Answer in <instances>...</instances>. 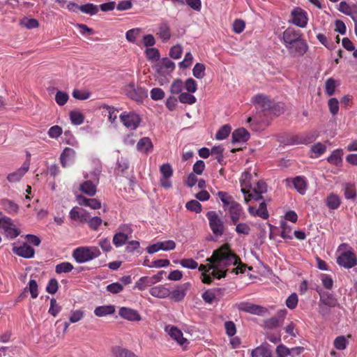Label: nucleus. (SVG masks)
Segmentation results:
<instances>
[{"label":"nucleus","instance_id":"f257e3e1","mask_svg":"<svg viewBox=\"0 0 357 357\" xmlns=\"http://www.w3.org/2000/svg\"><path fill=\"white\" fill-rule=\"evenodd\" d=\"M241 192L244 194L245 203L253 199L258 201L263 199L262 195L267 192V185L264 181H253L252 175L244 172L241 179Z\"/></svg>","mask_w":357,"mask_h":357},{"label":"nucleus","instance_id":"f03ea898","mask_svg":"<svg viewBox=\"0 0 357 357\" xmlns=\"http://www.w3.org/2000/svg\"><path fill=\"white\" fill-rule=\"evenodd\" d=\"M283 43L289 54L294 57L303 56L308 50V45L302 38L300 30L287 28L282 33Z\"/></svg>","mask_w":357,"mask_h":357},{"label":"nucleus","instance_id":"7ed1b4c3","mask_svg":"<svg viewBox=\"0 0 357 357\" xmlns=\"http://www.w3.org/2000/svg\"><path fill=\"white\" fill-rule=\"evenodd\" d=\"M237 255L230 249L228 244H224L218 249L213 251L211 257L206 259L208 264H200L198 267L199 271L202 273H209L212 268H216L214 262H220L227 260L230 263H234L237 260Z\"/></svg>","mask_w":357,"mask_h":357},{"label":"nucleus","instance_id":"20e7f679","mask_svg":"<svg viewBox=\"0 0 357 357\" xmlns=\"http://www.w3.org/2000/svg\"><path fill=\"white\" fill-rule=\"evenodd\" d=\"M218 196L222 202V207L229 214L231 223L236 225L243 213L241 205L234 199V197L226 192L219 191Z\"/></svg>","mask_w":357,"mask_h":357},{"label":"nucleus","instance_id":"39448f33","mask_svg":"<svg viewBox=\"0 0 357 357\" xmlns=\"http://www.w3.org/2000/svg\"><path fill=\"white\" fill-rule=\"evenodd\" d=\"M252 102L258 109H260L264 116L271 114L278 115L282 107L276 104L268 96L259 93L252 98Z\"/></svg>","mask_w":357,"mask_h":357},{"label":"nucleus","instance_id":"423d86ee","mask_svg":"<svg viewBox=\"0 0 357 357\" xmlns=\"http://www.w3.org/2000/svg\"><path fill=\"white\" fill-rule=\"evenodd\" d=\"M100 254V251L97 247L86 246L75 249L72 256L77 262L82 264L98 257Z\"/></svg>","mask_w":357,"mask_h":357},{"label":"nucleus","instance_id":"0eeeda50","mask_svg":"<svg viewBox=\"0 0 357 357\" xmlns=\"http://www.w3.org/2000/svg\"><path fill=\"white\" fill-rule=\"evenodd\" d=\"M206 217L213 233L216 236H222L225 231L224 222L217 213L214 211H210L207 212Z\"/></svg>","mask_w":357,"mask_h":357},{"label":"nucleus","instance_id":"6e6552de","mask_svg":"<svg viewBox=\"0 0 357 357\" xmlns=\"http://www.w3.org/2000/svg\"><path fill=\"white\" fill-rule=\"evenodd\" d=\"M125 92L128 98L137 102L142 101L148 96L146 89L141 86L136 87L133 82L126 85Z\"/></svg>","mask_w":357,"mask_h":357},{"label":"nucleus","instance_id":"1a4fd4ad","mask_svg":"<svg viewBox=\"0 0 357 357\" xmlns=\"http://www.w3.org/2000/svg\"><path fill=\"white\" fill-rule=\"evenodd\" d=\"M119 117L122 123L127 128L132 130H136L142 121L140 116L137 114L132 112H124Z\"/></svg>","mask_w":357,"mask_h":357},{"label":"nucleus","instance_id":"9d476101","mask_svg":"<svg viewBox=\"0 0 357 357\" xmlns=\"http://www.w3.org/2000/svg\"><path fill=\"white\" fill-rule=\"evenodd\" d=\"M0 228L3 229L7 237L13 239L20 234V231L15 227L11 218L0 213Z\"/></svg>","mask_w":357,"mask_h":357},{"label":"nucleus","instance_id":"9b49d317","mask_svg":"<svg viewBox=\"0 0 357 357\" xmlns=\"http://www.w3.org/2000/svg\"><path fill=\"white\" fill-rule=\"evenodd\" d=\"M289 22L298 27H305L308 22L307 12L300 7L295 8L291 12Z\"/></svg>","mask_w":357,"mask_h":357},{"label":"nucleus","instance_id":"f8f14e48","mask_svg":"<svg viewBox=\"0 0 357 357\" xmlns=\"http://www.w3.org/2000/svg\"><path fill=\"white\" fill-rule=\"evenodd\" d=\"M337 263L345 268H351L357 265V259L351 251L342 252L337 258Z\"/></svg>","mask_w":357,"mask_h":357},{"label":"nucleus","instance_id":"ddd939ff","mask_svg":"<svg viewBox=\"0 0 357 357\" xmlns=\"http://www.w3.org/2000/svg\"><path fill=\"white\" fill-rule=\"evenodd\" d=\"M161 177L160 185L161 187L168 189L172 187V182L169 178L173 175V169L169 163L163 164L160 167Z\"/></svg>","mask_w":357,"mask_h":357},{"label":"nucleus","instance_id":"4468645a","mask_svg":"<svg viewBox=\"0 0 357 357\" xmlns=\"http://www.w3.org/2000/svg\"><path fill=\"white\" fill-rule=\"evenodd\" d=\"M237 308L240 311L256 315H263L268 312L267 309L264 307L248 302H241L237 304Z\"/></svg>","mask_w":357,"mask_h":357},{"label":"nucleus","instance_id":"2eb2a0df","mask_svg":"<svg viewBox=\"0 0 357 357\" xmlns=\"http://www.w3.org/2000/svg\"><path fill=\"white\" fill-rule=\"evenodd\" d=\"M237 260L234 263H230V261L225 260V261H220V262H214V264L216 265V268H212V271L211 273L213 278L216 279H221L222 278H225L227 275V269H225L227 266L230 265H236V262H238V260H239V257L237 256Z\"/></svg>","mask_w":357,"mask_h":357},{"label":"nucleus","instance_id":"dca6fc26","mask_svg":"<svg viewBox=\"0 0 357 357\" xmlns=\"http://www.w3.org/2000/svg\"><path fill=\"white\" fill-rule=\"evenodd\" d=\"M99 183L98 175L94 174L93 179L86 181L80 184L79 190L89 196H93L97 191V185Z\"/></svg>","mask_w":357,"mask_h":357},{"label":"nucleus","instance_id":"f3484780","mask_svg":"<svg viewBox=\"0 0 357 357\" xmlns=\"http://www.w3.org/2000/svg\"><path fill=\"white\" fill-rule=\"evenodd\" d=\"M29 169V162H24L20 168L17 169L15 172L8 174V181L10 183H16L20 181L21 178L24 176V174L28 172Z\"/></svg>","mask_w":357,"mask_h":357},{"label":"nucleus","instance_id":"a211bd4d","mask_svg":"<svg viewBox=\"0 0 357 357\" xmlns=\"http://www.w3.org/2000/svg\"><path fill=\"white\" fill-rule=\"evenodd\" d=\"M190 287V282H186L180 285L176 289L172 292L170 291V298L175 302L182 301L185 298L187 291Z\"/></svg>","mask_w":357,"mask_h":357},{"label":"nucleus","instance_id":"6ab92c4d","mask_svg":"<svg viewBox=\"0 0 357 357\" xmlns=\"http://www.w3.org/2000/svg\"><path fill=\"white\" fill-rule=\"evenodd\" d=\"M119 314L121 317L128 321H135L141 320V316L138 312L131 308L125 307H121Z\"/></svg>","mask_w":357,"mask_h":357},{"label":"nucleus","instance_id":"aec40b11","mask_svg":"<svg viewBox=\"0 0 357 357\" xmlns=\"http://www.w3.org/2000/svg\"><path fill=\"white\" fill-rule=\"evenodd\" d=\"M165 331L180 345H183L185 342L186 339L183 337V333L177 327L174 326H167L165 327Z\"/></svg>","mask_w":357,"mask_h":357},{"label":"nucleus","instance_id":"412c9836","mask_svg":"<svg viewBox=\"0 0 357 357\" xmlns=\"http://www.w3.org/2000/svg\"><path fill=\"white\" fill-rule=\"evenodd\" d=\"M14 252L24 258H32L34 256L35 250L27 243H24L22 245L14 248Z\"/></svg>","mask_w":357,"mask_h":357},{"label":"nucleus","instance_id":"4be33fe9","mask_svg":"<svg viewBox=\"0 0 357 357\" xmlns=\"http://www.w3.org/2000/svg\"><path fill=\"white\" fill-rule=\"evenodd\" d=\"M250 139V133L243 128L235 130L232 133V143L245 142Z\"/></svg>","mask_w":357,"mask_h":357},{"label":"nucleus","instance_id":"5701e85b","mask_svg":"<svg viewBox=\"0 0 357 357\" xmlns=\"http://www.w3.org/2000/svg\"><path fill=\"white\" fill-rule=\"evenodd\" d=\"M156 35L158 36L163 43L167 42L172 36L168 24L166 22L160 24Z\"/></svg>","mask_w":357,"mask_h":357},{"label":"nucleus","instance_id":"b1692460","mask_svg":"<svg viewBox=\"0 0 357 357\" xmlns=\"http://www.w3.org/2000/svg\"><path fill=\"white\" fill-rule=\"evenodd\" d=\"M157 70L160 73H165V70L173 71L175 68L174 63L168 58L162 59L157 64Z\"/></svg>","mask_w":357,"mask_h":357},{"label":"nucleus","instance_id":"393cba45","mask_svg":"<svg viewBox=\"0 0 357 357\" xmlns=\"http://www.w3.org/2000/svg\"><path fill=\"white\" fill-rule=\"evenodd\" d=\"M150 294L154 297L165 298L170 296V291L163 285H158L151 288Z\"/></svg>","mask_w":357,"mask_h":357},{"label":"nucleus","instance_id":"a878e982","mask_svg":"<svg viewBox=\"0 0 357 357\" xmlns=\"http://www.w3.org/2000/svg\"><path fill=\"white\" fill-rule=\"evenodd\" d=\"M153 144L149 137H144L139 139L137 144V151L148 153L153 150Z\"/></svg>","mask_w":357,"mask_h":357},{"label":"nucleus","instance_id":"bb28decb","mask_svg":"<svg viewBox=\"0 0 357 357\" xmlns=\"http://www.w3.org/2000/svg\"><path fill=\"white\" fill-rule=\"evenodd\" d=\"M112 353L114 357H137L132 351L120 346L114 347Z\"/></svg>","mask_w":357,"mask_h":357},{"label":"nucleus","instance_id":"cd10ccee","mask_svg":"<svg viewBox=\"0 0 357 357\" xmlns=\"http://www.w3.org/2000/svg\"><path fill=\"white\" fill-rule=\"evenodd\" d=\"M286 314H287L286 310L279 311L278 313V317H271V318L267 319L265 321L266 327H267L268 328H270V329H273V328H277L280 325L279 318H281L282 319H283L284 318Z\"/></svg>","mask_w":357,"mask_h":357},{"label":"nucleus","instance_id":"c85d7f7f","mask_svg":"<svg viewBox=\"0 0 357 357\" xmlns=\"http://www.w3.org/2000/svg\"><path fill=\"white\" fill-rule=\"evenodd\" d=\"M2 207L5 211L10 215H15L18 212L19 206L13 201L3 199L1 202Z\"/></svg>","mask_w":357,"mask_h":357},{"label":"nucleus","instance_id":"c756f323","mask_svg":"<svg viewBox=\"0 0 357 357\" xmlns=\"http://www.w3.org/2000/svg\"><path fill=\"white\" fill-rule=\"evenodd\" d=\"M75 155L74 149L66 147L64 149L60 156V160L62 166L66 167L68 165V161L73 160Z\"/></svg>","mask_w":357,"mask_h":357},{"label":"nucleus","instance_id":"7c9ffc66","mask_svg":"<svg viewBox=\"0 0 357 357\" xmlns=\"http://www.w3.org/2000/svg\"><path fill=\"white\" fill-rule=\"evenodd\" d=\"M319 303L333 307L338 305L337 300L329 293H324L321 294Z\"/></svg>","mask_w":357,"mask_h":357},{"label":"nucleus","instance_id":"2f4dec72","mask_svg":"<svg viewBox=\"0 0 357 357\" xmlns=\"http://www.w3.org/2000/svg\"><path fill=\"white\" fill-rule=\"evenodd\" d=\"M293 184L301 195H304L305 193L307 183L304 176H296L293 180Z\"/></svg>","mask_w":357,"mask_h":357},{"label":"nucleus","instance_id":"473e14b6","mask_svg":"<svg viewBox=\"0 0 357 357\" xmlns=\"http://www.w3.org/2000/svg\"><path fill=\"white\" fill-rule=\"evenodd\" d=\"M115 312V308L113 305H102L96 307L94 314L99 317H105L107 315L112 314Z\"/></svg>","mask_w":357,"mask_h":357},{"label":"nucleus","instance_id":"72a5a7b5","mask_svg":"<svg viewBox=\"0 0 357 357\" xmlns=\"http://www.w3.org/2000/svg\"><path fill=\"white\" fill-rule=\"evenodd\" d=\"M154 284L151 277L144 276L140 278L135 283L134 288L140 291L146 289L147 287Z\"/></svg>","mask_w":357,"mask_h":357},{"label":"nucleus","instance_id":"f704fd0d","mask_svg":"<svg viewBox=\"0 0 357 357\" xmlns=\"http://www.w3.org/2000/svg\"><path fill=\"white\" fill-rule=\"evenodd\" d=\"M343 154L342 149H337L332 152L331 155L328 158L327 160L329 163L338 166L340 165L342 162V155Z\"/></svg>","mask_w":357,"mask_h":357},{"label":"nucleus","instance_id":"c9c22d12","mask_svg":"<svg viewBox=\"0 0 357 357\" xmlns=\"http://www.w3.org/2000/svg\"><path fill=\"white\" fill-rule=\"evenodd\" d=\"M314 139L315 136L311 134H305L301 136H296L291 139L293 144H307L312 143Z\"/></svg>","mask_w":357,"mask_h":357},{"label":"nucleus","instance_id":"e433bc0d","mask_svg":"<svg viewBox=\"0 0 357 357\" xmlns=\"http://www.w3.org/2000/svg\"><path fill=\"white\" fill-rule=\"evenodd\" d=\"M326 206L330 209L335 210V209H337L340 206V205L341 204V201H340L339 196H337V195H335L334 193H331L330 195H328V197L326 199Z\"/></svg>","mask_w":357,"mask_h":357},{"label":"nucleus","instance_id":"4c0bfd02","mask_svg":"<svg viewBox=\"0 0 357 357\" xmlns=\"http://www.w3.org/2000/svg\"><path fill=\"white\" fill-rule=\"evenodd\" d=\"M79 10L85 14L94 15L98 13L99 8L98 6L91 3L80 6Z\"/></svg>","mask_w":357,"mask_h":357},{"label":"nucleus","instance_id":"58836bf2","mask_svg":"<svg viewBox=\"0 0 357 357\" xmlns=\"http://www.w3.org/2000/svg\"><path fill=\"white\" fill-rule=\"evenodd\" d=\"M73 266L70 262H62L57 264L55 267V272L57 274L68 273L72 271Z\"/></svg>","mask_w":357,"mask_h":357},{"label":"nucleus","instance_id":"ea45409f","mask_svg":"<svg viewBox=\"0 0 357 357\" xmlns=\"http://www.w3.org/2000/svg\"><path fill=\"white\" fill-rule=\"evenodd\" d=\"M205 70L204 63H197L192 69V74L196 78L202 79L205 75Z\"/></svg>","mask_w":357,"mask_h":357},{"label":"nucleus","instance_id":"a19ab883","mask_svg":"<svg viewBox=\"0 0 357 357\" xmlns=\"http://www.w3.org/2000/svg\"><path fill=\"white\" fill-rule=\"evenodd\" d=\"M128 239V235L122 232H119L114 236L113 243L116 247H121L126 243Z\"/></svg>","mask_w":357,"mask_h":357},{"label":"nucleus","instance_id":"79ce46f5","mask_svg":"<svg viewBox=\"0 0 357 357\" xmlns=\"http://www.w3.org/2000/svg\"><path fill=\"white\" fill-rule=\"evenodd\" d=\"M70 119L73 124L81 125L84 122V115L78 111H71L70 112Z\"/></svg>","mask_w":357,"mask_h":357},{"label":"nucleus","instance_id":"37998d69","mask_svg":"<svg viewBox=\"0 0 357 357\" xmlns=\"http://www.w3.org/2000/svg\"><path fill=\"white\" fill-rule=\"evenodd\" d=\"M146 58L152 61H157L160 59V52L154 47L147 48L145 51Z\"/></svg>","mask_w":357,"mask_h":357},{"label":"nucleus","instance_id":"c03bdc74","mask_svg":"<svg viewBox=\"0 0 357 357\" xmlns=\"http://www.w3.org/2000/svg\"><path fill=\"white\" fill-rule=\"evenodd\" d=\"M231 128L229 125L222 126L215 135V138L218 140L226 139L231 132Z\"/></svg>","mask_w":357,"mask_h":357},{"label":"nucleus","instance_id":"a18cd8bd","mask_svg":"<svg viewBox=\"0 0 357 357\" xmlns=\"http://www.w3.org/2000/svg\"><path fill=\"white\" fill-rule=\"evenodd\" d=\"M141 31L139 28L130 29L126 33V38L129 42L136 43V38L139 36Z\"/></svg>","mask_w":357,"mask_h":357},{"label":"nucleus","instance_id":"49530a36","mask_svg":"<svg viewBox=\"0 0 357 357\" xmlns=\"http://www.w3.org/2000/svg\"><path fill=\"white\" fill-rule=\"evenodd\" d=\"M178 100L182 103H186L189 105L194 104L197 100L195 96L186 92L181 93L178 96Z\"/></svg>","mask_w":357,"mask_h":357},{"label":"nucleus","instance_id":"de8ad7c7","mask_svg":"<svg viewBox=\"0 0 357 357\" xmlns=\"http://www.w3.org/2000/svg\"><path fill=\"white\" fill-rule=\"evenodd\" d=\"M84 312L82 310H72L69 317V321L71 324H74L79 321L83 319Z\"/></svg>","mask_w":357,"mask_h":357},{"label":"nucleus","instance_id":"09e8293b","mask_svg":"<svg viewBox=\"0 0 357 357\" xmlns=\"http://www.w3.org/2000/svg\"><path fill=\"white\" fill-rule=\"evenodd\" d=\"M349 342L344 335L337 336L334 340V347L338 350L346 349Z\"/></svg>","mask_w":357,"mask_h":357},{"label":"nucleus","instance_id":"8fccbe9b","mask_svg":"<svg viewBox=\"0 0 357 357\" xmlns=\"http://www.w3.org/2000/svg\"><path fill=\"white\" fill-rule=\"evenodd\" d=\"M280 227L282 228V232L280 234V236L283 239H291L292 236H291V228L285 221H282L280 223Z\"/></svg>","mask_w":357,"mask_h":357},{"label":"nucleus","instance_id":"3c124183","mask_svg":"<svg viewBox=\"0 0 357 357\" xmlns=\"http://www.w3.org/2000/svg\"><path fill=\"white\" fill-rule=\"evenodd\" d=\"M185 207L188 211L199 213L202 211V205L197 200H190L185 204Z\"/></svg>","mask_w":357,"mask_h":357},{"label":"nucleus","instance_id":"603ef678","mask_svg":"<svg viewBox=\"0 0 357 357\" xmlns=\"http://www.w3.org/2000/svg\"><path fill=\"white\" fill-rule=\"evenodd\" d=\"M61 310V306H60L55 298L50 300V306L48 310V313L53 317H56Z\"/></svg>","mask_w":357,"mask_h":357},{"label":"nucleus","instance_id":"864d4df0","mask_svg":"<svg viewBox=\"0 0 357 357\" xmlns=\"http://www.w3.org/2000/svg\"><path fill=\"white\" fill-rule=\"evenodd\" d=\"M68 98L69 96L68 93L61 91H57L55 95V101L60 106L64 105L67 102Z\"/></svg>","mask_w":357,"mask_h":357},{"label":"nucleus","instance_id":"5fc2aeb1","mask_svg":"<svg viewBox=\"0 0 357 357\" xmlns=\"http://www.w3.org/2000/svg\"><path fill=\"white\" fill-rule=\"evenodd\" d=\"M258 217H260L264 220H266L269 217V213L267 210L266 204L265 202L260 203L259 208L256 212Z\"/></svg>","mask_w":357,"mask_h":357},{"label":"nucleus","instance_id":"6e6d98bb","mask_svg":"<svg viewBox=\"0 0 357 357\" xmlns=\"http://www.w3.org/2000/svg\"><path fill=\"white\" fill-rule=\"evenodd\" d=\"M102 223V220L100 217L95 216L89 218L88 222L89 227L94 231L98 230L99 227Z\"/></svg>","mask_w":357,"mask_h":357},{"label":"nucleus","instance_id":"4d7b16f0","mask_svg":"<svg viewBox=\"0 0 357 357\" xmlns=\"http://www.w3.org/2000/svg\"><path fill=\"white\" fill-rule=\"evenodd\" d=\"M202 298L206 303L211 304L215 300L216 296L213 290L208 289L202 294Z\"/></svg>","mask_w":357,"mask_h":357},{"label":"nucleus","instance_id":"13d9d810","mask_svg":"<svg viewBox=\"0 0 357 357\" xmlns=\"http://www.w3.org/2000/svg\"><path fill=\"white\" fill-rule=\"evenodd\" d=\"M335 90V82L333 78L327 79L325 84V92L328 96L334 94Z\"/></svg>","mask_w":357,"mask_h":357},{"label":"nucleus","instance_id":"bf43d9fd","mask_svg":"<svg viewBox=\"0 0 357 357\" xmlns=\"http://www.w3.org/2000/svg\"><path fill=\"white\" fill-rule=\"evenodd\" d=\"M275 351L278 357H287L291 355V349H289L283 344L278 345Z\"/></svg>","mask_w":357,"mask_h":357},{"label":"nucleus","instance_id":"052dcab7","mask_svg":"<svg viewBox=\"0 0 357 357\" xmlns=\"http://www.w3.org/2000/svg\"><path fill=\"white\" fill-rule=\"evenodd\" d=\"M311 151L316 154V157H319L326 152V146L321 142H318L311 147Z\"/></svg>","mask_w":357,"mask_h":357},{"label":"nucleus","instance_id":"680f3d73","mask_svg":"<svg viewBox=\"0 0 357 357\" xmlns=\"http://www.w3.org/2000/svg\"><path fill=\"white\" fill-rule=\"evenodd\" d=\"M183 87L182 81L177 79L173 82L170 87V91L173 94H178L181 92Z\"/></svg>","mask_w":357,"mask_h":357},{"label":"nucleus","instance_id":"e2e57ef3","mask_svg":"<svg viewBox=\"0 0 357 357\" xmlns=\"http://www.w3.org/2000/svg\"><path fill=\"white\" fill-rule=\"evenodd\" d=\"M183 53V48L181 45H176L173 46L169 51V56L171 58L178 59L181 58Z\"/></svg>","mask_w":357,"mask_h":357},{"label":"nucleus","instance_id":"0e129e2a","mask_svg":"<svg viewBox=\"0 0 357 357\" xmlns=\"http://www.w3.org/2000/svg\"><path fill=\"white\" fill-rule=\"evenodd\" d=\"M62 128L59 126H52L48 130V135L50 138L57 139L62 134Z\"/></svg>","mask_w":357,"mask_h":357},{"label":"nucleus","instance_id":"69168bd1","mask_svg":"<svg viewBox=\"0 0 357 357\" xmlns=\"http://www.w3.org/2000/svg\"><path fill=\"white\" fill-rule=\"evenodd\" d=\"M180 264L190 269H195L198 267V263L192 259H183L180 261Z\"/></svg>","mask_w":357,"mask_h":357},{"label":"nucleus","instance_id":"338daca9","mask_svg":"<svg viewBox=\"0 0 357 357\" xmlns=\"http://www.w3.org/2000/svg\"><path fill=\"white\" fill-rule=\"evenodd\" d=\"M150 93L151 99L154 100H160L165 97V92L160 88L152 89Z\"/></svg>","mask_w":357,"mask_h":357},{"label":"nucleus","instance_id":"774afa93","mask_svg":"<svg viewBox=\"0 0 357 357\" xmlns=\"http://www.w3.org/2000/svg\"><path fill=\"white\" fill-rule=\"evenodd\" d=\"M225 328L226 333L229 337H233L236 333V325L231 321H226L225 323Z\"/></svg>","mask_w":357,"mask_h":357}]
</instances>
